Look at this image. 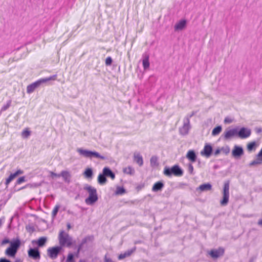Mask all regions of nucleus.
<instances>
[{
  "mask_svg": "<svg viewBox=\"0 0 262 262\" xmlns=\"http://www.w3.org/2000/svg\"><path fill=\"white\" fill-rule=\"evenodd\" d=\"M83 189L89 193L88 197L85 200V203L89 205H94L98 200L96 189L86 184L83 187Z\"/></svg>",
  "mask_w": 262,
  "mask_h": 262,
  "instance_id": "1",
  "label": "nucleus"
},
{
  "mask_svg": "<svg viewBox=\"0 0 262 262\" xmlns=\"http://www.w3.org/2000/svg\"><path fill=\"white\" fill-rule=\"evenodd\" d=\"M56 78V74L53 75L49 77L40 78L27 86V93L28 94L32 93L37 88L39 87L41 84L51 80H55Z\"/></svg>",
  "mask_w": 262,
  "mask_h": 262,
  "instance_id": "2",
  "label": "nucleus"
},
{
  "mask_svg": "<svg viewBox=\"0 0 262 262\" xmlns=\"http://www.w3.org/2000/svg\"><path fill=\"white\" fill-rule=\"evenodd\" d=\"M58 239L60 245L59 246L61 247V249L64 247L70 248L76 242L75 241L73 242L72 237L70 236L69 234L66 233L63 230L60 232Z\"/></svg>",
  "mask_w": 262,
  "mask_h": 262,
  "instance_id": "3",
  "label": "nucleus"
},
{
  "mask_svg": "<svg viewBox=\"0 0 262 262\" xmlns=\"http://www.w3.org/2000/svg\"><path fill=\"white\" fill-rule=\"evenodd\" d=\"M183 170L179 165H174L171 167L165 166L164 168L163 173L168 177H171L172 175L176 177H181L183 174Z\"/></svg>",
  "mask_w": 262,
  "mask_h": 262,
  "instance_id": "4",
  "label": "nucleus"
},
{
  "mask_svg": "<svg viewBox=\"0 0 262 262\" xmlns=\"http://www.w3.org/2000/svg\"><path fill=\"white\" fill-rule=\"evenodd\" d=\"M77 152L81 156L85 158H99L101 160H105V158L100 155V154L96 151H92L88 149H84L82 148H78L77 150Z\"/></svg>",
  "mask_w": 262,
  "mask_h": 262,
  "instance_id": "5",
  "label": "nucleus"
},
{
  "mask_svg": "<svg viewBox=\"0 0 262 262\" xmlns=\"http://www.w3.org/2000/svg\"><path fill=\"white\" fill-rule=\"evenodd\" d=\"M94 239L93 235H88L84 237L82 240L81 243L78 245L77 247V250L74 253V257H79L80 252L82 251V249L84 248V245L89 242H92Z\"/></svg>",
  "mask_w": 262,
  "mask_h": 262,
  "instance_id": "6",
  "label": "nucleus"
},
{
  "mask_svg": "<svg viewBox=\"0 0 262 262\" xmlns=\"http://www.w3.org/2000/svg\"><path fill=\"white\" fill-rule=\"evenodd\" d=\"M229 184H230L229 181H226L224 184L223 191V199L220 201V204L223 206H226L229 202Z\"/></svg>",
  "mask_w": 262,
  "mask_h": 262,
  "instance_id": "7",
  "label": "nucleus"
},
{
  "mask_svg": "<svg viewBox=\"0 0 262 262\" xmlns=\"http://www.w3.org/2000/svg\"><path fill=\"white\" fill-rule=\"evenodd\" d=\"M62 250L59 246L50 247L47 249L48 256L52 259H55Z\"/></svg>",
  "mask_w": 262,
  "mask_h": 262,
  "instance_id": "8",
  "label": "nucleus"
},
{
  "mask_svg": "<svg viewBox=\"0 0 262 262\" xmlns=\"http://www.w3.org/2000/svg\"><path fill=\"white\" fill-rule=\"evenodd\" d=\"M222 137L225 141L230 140L234 137H237V128L226 130L222 135Z\"/></svg>",
  "mask_w": 262,
  "mask_h": 262,
  "instance_id": "9",
  "label": "nucleus"
},
{
  "mask_svg": "<svg viewBox=\"0 0 262 262\" xmlns=\"http://www.w3.org/2000/svg\"><path fill=\"white\" fill-rule=\"evenodd\" d=\"M251 134V130L250 129L242 127L239 129L237 128V137L241 139H246L249 137Z\"/></svg>",
  "mask_w": 262,
  "mask_h": 262,
  "instance_id": "10",
  "label": "nucleus"
},
{
  "mask_svg": "<svg viewBox=\"0 0 262 262\" xmlns=\"http://www.w3.org/2000/svg\"><path fill=\"white\" fill-rule=\"evenodd\" d=\"M191 128L190 120L187 119H184L183 125L179 128V133L182 136L187 135Z\"/></svg>",
  "mask_w": 262,
  "mask_h": 262,
  "instance_id": "11",
  "label": "nucleus"
},
{
  "mask_svg": "<svg viewBox=\"0 0 262 262\" xmlns=\"http://www.w3.org/2000/svg\"><path fill=\"white\" fill-rule=\"evenodd\" d=\"M28 256L34 260L40 258V252L37 247H30L28 251Z\"/></svg>",
  "mask_w": 262,
  "mask_h": 262,
  "instance_id": "12",
  "label": "nucleus"
},
{
  "mask_svg": "<svg viewBox=\"0 0 262 262\" xmlns=\"http://www.w3.org/2000/svg\"><path fill=\"white\" fill-rule=\"evenodd\" d=\"M213 153V147L209 143H206L203 149L201 151V155L207 158H209Z\"/></svg>",
  "mask_w": 262,
  "mask_h": 262,
  "instance_id": "13",
  "label": "nucleus"
},
{
  "mask_svg": "<svg viewBox=\"0 0 262 262\" xmlns=\"http://www.w3.org/2000/svg\"><path fill=\"white\" fill-rule=\"evenodd\" d=\"M244 154L243 148L238 145H234L232 150V156L235 159H238Z\"/></svg>",
  "mask_w": 262,
  "mask_h": 262,
  "instance_id": "14",
  "label": "nucleus"
},
{
  "mask_svg": "<svg viewBox=\"0 0 262 262\" xmlns=\"http://www.w3.org/2000/svg\"><path fill=\"white\" fill-rule=\"evenodd\" d=\"M224 249L222 247H219L217 249H212L210 250L209 252V254L212 258L216 259L221 256H223L224 254Z\"/></svg>",
  "mask_w": 262,
  "mask_h": 262,
  "instance_id": "15",
  "label": "nucleus"
},
{
  "mask_svg": "<svg viewBox=\"0 0 262 262\" xmlns=\"http://www.w3.org/2000/svg\"><path fill=\"white\" fill-rule=\"evenodd\" d=\"M24 171L21 169L17 170L15 172L11 173L8 178L6 179L5 182V185H6V188L8 187V185L11 182H12L15 178L18 177L19 175L23 174Z\"/></svg>",
  "mask_w": 262,
  "mask_h": 262,
  "instance_id": "16",
  "label": "nucleus"
},
{
  "mask_svg": "<svg viewBox=\"0 0 262 262\" xmlns=\"http://www.w3.org/2000/svg\"><path fill=\"white\" fill-rule=\"evenodd\" d=\"M133 160L139 166L141 167L143 165V159L142 156L138 151L134 153Z\"/></svg>",
  "mask_w": 262,
  "mask_h": 262,
  "instance_id": "17",
  "label": "nucleus"
},
{
  "mask_svg": "<svg viewBox=\"0 0 262 262\" xmlns=\"http://www.w3.org/2000/svg\"><path fill=\"white\" fill-rule=\"evenodd\" d=\"M21 246V241L18 237L13 238L10 243L9 247L18 250Z\"/></svg>",
  "mask_w": 262,
  "mask_h": 262,
  "instance_id": "18",
  "label": "nucleus"
},
{
  "mask_svg": "<svg viewBox=\"0 0 262 262\" xmlns=\"http://www.w3.org/2000/svg\"><path fill=\"white\" fill-rule=\"evenodd\" d=\"M102 171L106 177L110 178L112 180L115 179V173L108 167L103 168Z\"/></svg>",
  "mask_w": 262,
  "mask_h": 262,
  "instance_id": "19",
  "label": "nucleus"
},
{
  "mask_svg": "<svg viewBox=\"0 0 262 262\" xmlns=\"http://www.w3.org/2000/svg\"><path fill=\"white\" fill-rule=\"evenodd\" d=\"M186 157L192 163L195 162L197 159L196 154L193 150H189L186 155Z\"/></svg>",
  "mask_w": 262,
  "mask_h": 262,
  "instance_id": "20",
  "label": "nucleus"
},
{
  "mask_svg": "<svg viewBox=\"0 0 262 262\" xmlns=\"http://www.w3.org/2000/svg\"><path fill=\"white\" fill-rule=\"evenodd\" d=\"M149 55L144 53L142 56V64L144 70H147L149 67Z\"/></svg>",
  "mask_w": 262,
  "mask_h": 262,
  "instance_id": "21",
  "label": "nucleus"
},
{
  "mask_svg": "<svg viewBox=\"0 0 262 262\" xmlns=\"http://www.w3.org/2000/svg\"><path fill=\"white\" fill-rule=\"evenodd\" d=\"M17 251L16 249L9 246L5 250V254L9 257L14 258Z\"/></svg>",
  "mask_w": 262,
  "mask_h": 262,
  "instance_id": "22",
  "label": "nucleus"
},
{
  "mask_svg": "<svg viewBox=\"0 0 262 262\" xmlns=\"http://www.w3.org/2000/svg\"><path fill=\"white\" fill-rule=\"evenodd\" d=\"M47 242V237L46 236H42L39 237L37 241H33L32 243H35L37 246V248L42 247Z\"/></svg>",
  "mask_w": 262,
  "mask_h": 262,
  "instance_id": "23",
  "label": "nucleus"
},
{
  "mask_svg": "<svg viewBox=\"0 0 262 262\" xmlns=\"http://www.w3.org/2000/svg\"><path fill=\"white\" fill-rule=\"evenodd\" d=\"M60 177H62L65 182L69 184L71 182V175L68 171L63 170L60 173Z\"/></svg>",
  "mask_w": 262,
  "mask_h": 262,
  "instance_id": "24",
  "label": "nucleus"
},
{
  "mask_svg": "<svg viewBox=\"0 0 262 262\" xmlns=\"http://www.w3.org/2000/svg\"><path fill=\"white\" fill-rule=\"evenodd\" d=\"M186 20L185 19H181L178 23H177L174 25V30H183L186 26Z\"/></svg>",
  "mask_w": 262,
  "mask_h": 262,
  "instance_id": "25",
  "label": "nucleus"
},
{
  "mask_svg": "<svg viewBox=\"0 0 262 262\" xmlns=\"http://www.w3.org/2000/svg\"><path fill=\"white\" fill-rule=\"evenodd\" d=\"M164 184L162 181H158L155 183L152 187V191L154 192H157L160 191L164 187Z\"/></svg>",
  "mask_w": 262,
  "mask_h": 262,
  "instance_id": "26",
  "label": "nucleus"
},
{
  "mask_svg": "<svg viewBox=\"0 0 262 262\" xmlns=\"http://www.w3.org/2000/svg\"><path fill=\"white\" fill-rule=\"evenodd\" d=\"M212 189V185L209 183H204L201 185L198 189H199L201 191H207L210 190Z\"/></svg>",
  "mask_w": 262,
  "mask_h": 262,
  "instance_id": "27",
  "label": "nucleus"
},
{
  "mask_svg": "<svg viewBox=\"0 0 262 262\" xmlns=\"http://www.w3.org/2000/svg\"><path fill=\"white\" fill-rule=\"evenodd\" d=\"M97 181L98 183L101 185H103L106 183L107 179L103 172L98 175Z\"/></svg>",
  "mask_w": 262,
  "mask_h": 262,
  "instance_id": "28",
  "label": "nucleus"
},
{
  "mask_svg": "<svg viewBox=\"0 0 262 262\" xmlns=\"http://www.w3.org/2000/svg\"><path fill=\"white\" fill-rule=\"evenodd\" d=\"M83 175L86 179H92L93 176V171L92 168H87L83 172Z\"/></svg>",
  "mask_w": 262,
  "mask_h": 262,
  "instance_id": "29",
  "label": "nucleus"
},
{
  "mask_svg": "<svg viewBox=\"0 0 262 262\" xmlns=\"http://www.w3.org/2000/svg\"><path fill=\"white\" fill-rule=\"evenodd\" d=\"M150 164L152 167L158 166L159 165L158 157L156 156H152L150 159Z\"/></svg>",
  "mask_w": 262,
  "mask_h": 262,
  "instance_id": "30",
  "label": "nucleus"
},
{
  "mask_svg": "<svg viewBox=\"0 0 262 262\" xmlns=\"http://www.w3.org/2000/svg\"><path fill=\"white\" fill-rule=\"evenodd\" d=\"M130 255H131V249H128L124 253H121L119 254L118 256V258L119 260H121Z\"/></svg>",
  "mask_w": 262,
  "mask_h": 262,
  "instance_id": "31",
  "label": "nucleus"
},
{
  "mask_svg": "<svg viewBox=\"0 0 262 262\" xmlns=\"http://www.w3.org/2000/svg\"><path fill=\"white\" fill-rule=\"evenodd\" d=\"M222 127L221 125H218L214 127L212 131V135L213 136L218 135L222 131Z\"/></svg>",
  "mask_w": 262,
  "mask_h": 262,
  "instance_id": "32",
  "label": "nucleus"
},
{
  "mask_svg": "<svg viewBox=\"0 0 262 262\" xmlns=\"http://www.w3.org/2000/svg\"><path fill=\"white\" fill-rule=\"evenodd\" d=\"M126 192L125 189L122 186H118L116 188L115 191L116 194L122 195Z\"/></svg>",
  "mask_w": 262,
  "mask_h": 262,
  "instance_id": "33",
  "label": "nucleus"
},
{
  "mask_svg": "<svg viewBox=\"0 0 262 262\" xmlns=\"http://www.w3.org/2000/svg\"><path fill=\"white\" fill-rule=\"evenodd\" d=\"M60 206L59 205H56L54 207V208L52 212V217L53 219H54L56 216V215L59 211V210L60 209Z\"/></svg>",
  "mask_w": 262,
  "mask_h": 262,
  "instance_id": "34",
  "label": "nucleus"
},
{
  "mask_svg": "<svg viewBox=\"0 0 262 262\" xmlns=\"http://www.w3.org/2000/svg\"><path fill=\"white\" fill-rule=\"evenodd\" d=\"M260 164H262V159H260L259 158L257 157V159L255 160H253L251 163H250L249 165L250 166H252Z\"/></svg>",
  "mask_w": 262,
  "mask_h": 262,
  "instance_id": "35",
  "label": "nucleus"
},
{
  "mask_svg": "<svg viewBox=\"0 0 262 262\" xmlns=\"http://www.w3.org/2000/svg\"><path fill=\"white\" fill-rule=\"evenodd\" d=\"M66 262H75L74 254L70 252L67 256Z\"/></svg>",
  "mask_w": 262,
  "mask_h": 262,
  "instance_id": "36",
  "label": "nucleus"
},
{
  "mask_svg": "<svg viewBox=\"0 0 262 262\" xmlns=\"http://www.w3.org/2000/svg\"><path fill=\"white\" fill-rule=\"evenodd\" d=\"M31 135V131L28 128L24 129L21 133V136L24 138H28Z\"/></svg>",
  "mask_w": 262,
  "mask_h": 262,
  "instance_id": "37",
  "label": "nucleus"
},
{
  "mask_svg": "<svg viewBox=\"0 0 262 262\" xmlns=\"http://www.w3.org/2000/svg\"><path fill=\"white\" fill-rule=\"evenodd\" d=\"M26 181H27V180L26 179L25 176L20 177L18 178V179L16 180V183H15V186L16 185H19Z\"/></svg>",
  "mask_w": 262,
  "mask_h": 262,
  "instance_id": "38",
  "label": "nucleus"
},
{
  "mask_svg": "<svg viewBox=\"0 0 262 262\" xmlns=\"http://www.w3.org/2000/svg\"><path fill=\"white\" fill-rule=\"evenodd\" d=\"M255 146H256V143H255V142H254V141L251 142H250V143L248 144V145H247V149L249 151H251V150H252L253 149H254L255 148Z\"/></svg>",
  "mask_w": 262,
  "mask_h": 262,
  "instance_id": "39",
  "label": "nucleus"
},
{
  "mask_svg": "<svg viewBox=\"0 0 262 262\" xmlns=\"http://www.w3.org/2000/svg\"><path fill=\"white\" fill-rule=\"evenodd\" d=\"M187 170H188V172L191 175H193L194 174L193 166V165H192V164L191 163H189L188 164V165H187Z\"/></svg>",
  "mask_w": 262,
  "mask_h": 262,
  "instance_id": "40",
  "label": "nucleus"
},
{
  "mask_svg": "<svg viewBox=\"0 0 262 262\" xmlns=\"http://www.w3.org/2000/svg\"><path fill=\"white\" fill-rule=\"evenodd\" d=\"M11 100H9L7 101V103L3 106L1 108V112L6 111L11 105Z\"/></svg>",
  "mask_w": 262,
  "mask_h": 262,
  "instance_id": "41",
  "label": "nucleus"
},
{
  "mask_svg": "<svg viewBox=\"0 0 262 262\" xmlns=\"http://www.w3.org/2000/svg\"><path fill=\"white\" fill-rule=\"evenodd\" d=\"M27 231L30 233L34 232L35 231L34 227L32 225H28L26 226Z\"/></svg>",
  "mask_w": 262,
  "mask_h": 262,
  "instance_id": "42",
  "label": "nucleus"
},
{
  "mask_svg": "<svg viewBox=\"0 0 262 262\" xmlns=\"http://www.w3.org/2000/svg\"><path fill=\"white\" fill-rule=\"evenodd\" d=\"M112 63H113V59H112V57L110 56L107 57L105 59V65L106 66H109L112 65Z\"/></svg>",
  "mask_w": 262,
  "mask_h": 262,
  "instance_id": "43",
  "label": "nucleus"
},
{
  "mask_svg": "<svg viewBox=\"0 0 262 262\" xmlns=\"http://www.w3.org/2000/svg\"><path fill=\"white\" fill-rule=\"evenodd\" d=\"M230 148L229 146H227L225 147H222L221 148V151H222L224 153H225L226 155H227L230 152Z\"/></svg>",
  "mask_w": 262,
  "mask_h": 262,
  "instance_id": "44",
  "label": "nucleus"
},
{
  "mask_svg": "<svg viewBox=\"0 0 262 262\" xmlns=\"http://www.w3.org/2000/svg\"><path fill=\"white\" fill-rule=\"evenodd\" d=\"M123 171L124 173L131 174V166H128L127 167L124 168Z\"/></svg>",
  "mask_w": 262,
  "mask_h": 262,
  "instance_id": "45",
  "label": "nucleus"
},
{
  "mask_svg": "<svg viewBox=\"0 0 262 262\" xmlns=\"http://www.w3.org/2000/svg\"><path fill=\"white\" fill-rule=\"evenodd\" d=\"M27 188H35L38 186V185L36 183H33V184H26Z\"/></svg>",
  "mask_w": 262,
  "mask_h": 262,
  "instance_id": "46",
  "label": "nucleus"
},
{
  "mask_svg": "<svg viewBox=\"0 0 262 262\" xmlns=\"http://www.w3.org/2000/svg\"><path fill=\"white\" fill-rule=\"evenodd\" d=\"M196 113V112L193 111L191 114H187L184 119H187L190 120V119L193 117Z\"/></svg>",
  "mask_w": 262,
  "mask_h": 262,
  "instance_id": "47",
  "label": "nucleus"
},
{
  "mask_svg": "<svg viewBox=\"0 0 262 262\" xmlns=\"http://www.w3.org/2000/svg\"><path fill=\"white\" fill-rule=\"evenodd\" d=\"M50 177L52 178V179H54V178L55 177H60V173L59 174H57V173H56L53 171H50Z\"/></svg>",
  "mask_w": 262,
  "mask_h": 262,
  "instance_id": "48",
  "label": "nucleus"
},
{
  "mask_svg": "<svg viewBox=\"0 0 262 262\" xmlns=\"http://www.w3.org/2000/svg\"><path fill=\"white\" fill-rule=\"evenodd\" d=\"M11 241L7 237L4 238L2 242V245H5L6 244H9L10 243Z\"/></svg>",
  "mask_w": 262,
  "mask_h": 262,
  "instance_id": "49",
  "label": "nucleus"
},
{
  "mask_svg": "<svg viewBox=\"0 0 262 262\" xmlns=\"http://www.w3.org/2000/svg\"><path fill=\"white\" fill-rule=\"evenodd\" d=\"M144 187V184H140L138 185L136 187V189L137 191H139L140 190L142 189Z\"/></svg>",
  "mask_w": 262,
  "mask_h": 262,
  "instance_id": "50",
  "label": "nucleus"
},
{
  "mask_svg": "<svg viewBox=\"0 0 262 262\" xmlns=\"http://www.w3.org/2000/svg\"><path fill=\"white\" fill-rule=\"evenodd\" d=\"M232 122V119L229 117H226L224 119V123L226 124H229Z\"/></svg>",
  "mask_w": 262,
  "mask_h": 262,
  "instance_id": "51",
  "label": "nucleus"
},
{
  "mask_svg": "<svg viewBox=\"0 0 262 262\" xmlns=\"http://www.w3.org/2000/svg\"><path fill=\"white\" fill-rule=\"evenodd\" d=\"M0 262H12L10 259L6 257H1L0 258Z\"/></svg>",
  "mask_w": 262,
  "mask_h": 262,
  "instance_id": "52",
  "label": "nucleus"
},
{
  "mask_svg": "<svg viewBox=\"0 0 262 262\" xmlns=\"http://www.w3.org/2000/svg\"><path fill=\"white\" fill-rule=\"evenodd\" d=\"M13 219H14V216H12L10 219V223H9L8 225V227L7 228L10 230L11 229V224L13 222Z\"/></svg>",
  "mask_w": 262,
  "mask_h": 262,
  "instance_id": "53",
  "label": "nucleus"
},
{
  "mask_svg": "<svg viewBox=\"0 0 262 262\" xmlns=\"http://www.w3.org/2000/svg\"><path fill=\"white\" fill-rule=\"evenodd\" d=\"M221 151V149H220V148H217L216 149L214 152V155L215 156H217L219 154H220Z\"/></svg>",
  "mask_w": 262,
  "mask_h": 262,
  "instance_id": "54",
  "label": "nucleus"
},
{
  "mask_svg": "<svg viewBox=\"0 0 262 262\" xmlns=\"http://www.w3.org/2000/svg\"><path fill=\"white\" fill-rule=\"evenodd\" d=\"M256 156L257 157L259 158L260 159H262V148H261V149L260 150V151H259Z\"/></svg>",
  "mask_w": 262,
  "mask_h": 262,
  "instance_id": "55",
  "label": "nucleus"
},
{
  "mask_svg": "<svg viewBox=\"0 0 262 262\" xmlns=\"http://www.w3.org/2000/svg\"><path fill=\"white\" fill-rule=\"evenodd\" d=\"M5 220V216H2L0 218V227L2 225Z\"/></svg>",
  "mask_w": 262,
  "mask_h": 262,
  "instance_id": "56",
  "label": "nucleus"
},
{
  "mask_svg": "<svg viewBox=\"0 0 262 262\" xmlns=\"http://www.w3.org/2000/svg\"><path fill=\"white\" fill-rule=\"evenodd\" d=\"M26 188H27L26 185L25 186H23V187L18 189H15L14 191H20L21 190H23V189H26Z\"/></svg>",
  "mask_w": 262,
  "mask_h": 262,
  "instance_id": "57",
  "label": "nucleus"
},
{
  "mask_svg": "<svg viewBox=\"0 0 262 262\" xmlns=\"http://www.w3.org/2000/svg\"><path fill=\"white\" fill-rule=\"evenodd\" d=\"M261 132H262V129L261 128H256V132L257 134H259V133H261Z\"/></svg>",
  "mask_w": 262,
  "mask_h": 262,
  "instance_id": "58",
  "label": "nucleus"
},
{
  "mask_svg": "<svg viewBox=\"0 0 262 262\" xmlns=\"http://www.w3.org/2000/svg\"><path fill=\"white\" fill-rule=\"evenodd\" d=\"M67 226L68 230L72 228V226L70 223H68Z\"/></svg>",
  "mask_w": 262,
  "mask_h": 262,
  "instance_id": "59",
  "label": "nucleus"
},
{
  "mask_svg": "<svg viewBox=\"0 0 262 262\" xmlns=\"http://www.w3.org/2000/svg\"><path fill=\"white\" fill-rule=\"evenodd\" d=\"M258 225L262 226V219L259 220L258 222Z\"/></svg>",
  "mask_w": 262,
  "mask_h": 262,
  "instance_id": "60",
  "label": "nucleus"
},
{
  "mask_svg": "<svg viewBox=\"0 0 262 262\" xmlns=\"http://www.w3.org/2000/svg\"><path fill=\"white\" fill-rule=\"evenodd\" d=\"M14 262H23V260L20 258H17Z\"/></svg>",
  "mask_w": 262,
  "mask_h": 262,
  "instance_id": "61",
  "label": "nucleus"
},
{
  "mask_svg": "<svg viewBox=\"0 0 262 262\" xmlns=\"http://www.w3.org/2000/svg\"><path fill=\"white\" fill-rule=\"evenodd\" d=\"M78 262H87L85 259H80Z\"/></svg>",
  "mask_w": 262,
  "mask_h": 262,
  "instance_id": "62",
  "label": "nucleus"
},
{
  "mask_svg": "<svg viewBox=\"0 0 262 262\" xmlns=\"http://www.w3.org/2000/svg\"><path fill=\"white\" fill-rule=\"evenodd\" d=\"M136 248H132V253L134 252V250H135Z\"/></svg>",
  "mask_w": 262,
  "mask_h": 262,
  "instance_id": "63",
  "label": "nucleus"
},
{
  "mask_svg": "<svg viewBox=\"0 0 262 262\" xmlns=\"http://www.w3.org/2000/svg\"><path fill=\"white\" fill-rule=\"evenodd\" d=\"M252 261H253V260L252 259H250L249 262H252Z\"/></svg>",
  "mask_w": 262,
  "mask_h": 262,
  "instance_id": "64",
  "label": "nucleus"
}]
</instances>
